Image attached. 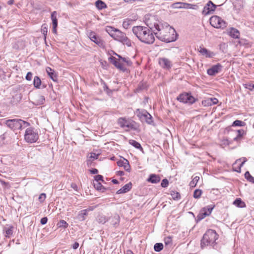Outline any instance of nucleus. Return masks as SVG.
<instances>
[{
	"instance_id": "1",
	"label": "nucleus",
	"mask_w": 254,
	"mask_h": 254,
	"mask_svg": "<svg viewBox=\"0 0 254 254\" xmlns=\"http://www.w3.org/2000/svg\"><path fill=\"white\" fill-rule=\"evenodd\" d=\"M146 24L148 27L136 26L132 27V31L136 37L141 42L147 44H152L155 40L154 36L149 29L152 30L153 26L149 21H147Z\"/></svg>"
},
{
	"instance_id": "21",
	"label": "nucleus",
	"mask_w": 254,
	"mask_h": 254,
	"mask_svg": "<svg viewBox=\"0 0 254 254\" xmlns=\"http://www.w3.org/2000/svg\"><path fill=\"white\" fill-rule=\"evenodd\" d=\"M33 104L35 105H41L44 104L45 98L44 96L38 94L34 97Z\"/></svg>"
},
{
	"instance_id": "42",
	"label": "nucleus",
	"mask_w": 254,
	"mask_h": 254,
	"mask_svg": "<svg viewBox=\"0 0 254 254\" xmlns=\"http://www.w3.org/2000/svg\"><path fill=\"white\" fill-rule=\"evenodd\" d=\"M171 195L172 196L173 199L174 200H178L181 197L180 194L177 191H172L171 192Z\"/></svg>"
},
{
	"instance_id": "35",
	"label": "nucleus",
	"mask_w": 254,
	"mask_h": 254,
	"mask_svg": "<svg viewBox=\"0 0 254 254\" xmlns=\"http://www.w3.org/2000/svg\"><path fill=\"white\" fill-rule=\"evenodd\" d=\"M4 230L5 232V236L6 237L9 238L10 236L12 235L13 232V227L12 226H10L8 228H5Z\"/></svg>"
},
{
	"instance_id": "20",
	"label": "nucleus",
	"mask_w": 254,
	"mask_h": 254,
	"mask_svg": "<svg viewBox=\"0 0 254 254\" xmlns=\"http://www.w3.org/2000/svg\"><path fill=\"white\" fill-rule=\"evenodd\" d=\"M161 180V178L158 175L151 174L149 176L147 181L152 184H157Z\"/></svg>"
},
{
	"instance_id": "38",
	"label": "nucleus",
	"mask_w": 254,
	"mask_h": 254,
	"mask_svg": "<svg viewBox=\"0 0 254 254\" xmlns=\"http://www.w3.org/2000/svg\"><path fill=\"white\" fill-rule=\"evenodd\" d=\"M238 134L237 135L234 137V140L238 141L240 139V138L244 135L245 131L243 129H239L237 130Z\"/></svg>"
},
{
	"instance_id": "60",
	"label": "nucleus",
	"mask_w": 254,
	"mask_h": 254,
	"mask_svg": "<svg viewBox=\"0 0 254 254\" xmlns=\"http://www.w3.org/2000/svg\"><path fill=\"white\" fill-rule=\"evenodd\" d=\"M116 29H115V28H112V27H109L107 29V32H108V30H109V32L110 34H114L115 33V30H116Z\"/></svg>"
},
{
	"instance_id": "17",
	"label": "nucleus",
	"mask_w": 254,
	"mask_h": 254,
	"mask_svg": "<svg viewBox=\"0 0 254 254\" xmlns=\"http://www.w3.org/2000/svg\"><path fill=\"white\" fill-rule=\"evenodd\" d=\"M96 221L101 224H104L109 221L108 216H106L103 213H99L96 217Z\"/></svg>"
},
{
	"instance_id": "54",
	"label": "nucleus",
	"mask_w": 254,
	"mask_h": 254,
	"mask_svg": "<svg viewBox=\"0 0 254 254\" xmlns=\"http://www.w3.org/2000/svg\"><path fill=\"white\" fill-rule=\"evenodd\" d=\"M99 204H97L94 206H89L87 208L84 209L88 213L89 211H93L95 208L99 206Z\"/></svg>"
},
{
	"instance_id": "34",
	"label": "nucleus",
	"mask_w": 254,
	"mask_h": 254,
	"mask_svg": "<svg viewBox=\"0 0 254 254\" xmlns=\"http://www.w3.org/2000/svg\"><path fill=\"white\" fill-rule=\"evenodd\" d=\"M33 85L36 88L39 89L41 85V80L38 76H35L33 80Z\"/></svg>"
},
{
	"instance_id": "41",
	"label": "nucleus",
	"mask_w": 254,
	"mask_h": 254,
	"mask_svg": "<svg viewBox=\"0 0 254 254\" xmlns=\"http://www.w3.org/2000/svg\"><path fill=\"white\" fill-rule=\"evenodd\" d=\"M202 194V190L199 189L195 190L193 192V196L194 198L198 199L200 198Z\"/></svg>"
},
{
	"instance_id": "62",
	"label": "nucleus",
	"mask_w": 254,
	"mask_h": 254,
	"mask_svg": "<svg viewBox=\"0 0 254 254\" xmlns=\"http://www.w3.org/2000/svg\"><path fill=\"white\" fill-rule=\"evenodd\" d=\"M79 243L78 242H75L72 245V248L74 250L77 249L79 247Z\"/></svg>"
},
{
	"instance_id": "12",
	"label": "nucleus",
	"mask_w": 254,
	"mask_h": 254,
	"mask_svg": "<svg viewBox=\"0 0 254 254\" xmlns=\"http://www.w3.org/2000/svg\"><path fill=\"white\" fill-rule=\"evenodd\" d=\"M136 113L137 114V116L139 118L141 119L143 118L148 124H151V123H153L152 116L147 111L145 110L140 111V110L138 109L136 110Z\"/></svg>"
},
{
	"instance_id": "57",
	"label": "nucleus",
	"mask_w": 254,
	"mask_h": 254,
	"mask_svg": "<svg viewBox=\"0 0 254 254\" xmlns=\"http://www.w3.org/2000/svg\"><path fill=\"white\" fill-rule=\"evenodd\" d=\"M33 74L31 72H28L25 77V78L28 81H30L32 79Z\"/></svg>"
},
{
	"instance_id": "48",
	"label": "nucleus",
	"mask_w": 254,
	"mask_h": 254,
	"mask_svg": "<svg viewBox=\"0 0 254 254\" xmlns=\"http://www.w3.org/2000/svg\"><path fill=\"white\" fill-rule=\"evenodd\" d=\"M122 43H123L124 45H126L128 47L131 46V41L126 37L124 40L122 41Z\"/></svg>"
},
{
	"instance_id": "13",
	"label": "nucleus",
	"mask_w": 254,
	"mask_h": 254,
	"mask_svg": "<svg viewBox=\"0 0 254 254\" xmlns=\"http://www.w3.org/2000/svg\"><path fill=\"white\" fill-rule=\"evenodd\" d=\"M223 68V66L219 63L213 65L207 70V73L210 76H214L220 72Z\"/></svg>"
},
{
	"instance_id": "16",
	"label": "nucleus",
	"mask_w": 254,
	"mask_h": 254,
	"mask_svg": "<svg viewBox=\"0 0 254 254\" xmlns=\"http://www.w3.org/2000/svg\"><path fill=\"white\" fill-rule=\"evenodd\" d=\"M173 7L175 8H185V9H195V5L190 3L178 2L173 4Z\"/></svg>"
},
{
	"instance_id": "50",
	"label": "nucleus",
	"mask_w": 254,
	"mask_h": 254,
	"mask_svg": "<svg viewBox=\"0 0 254 254\" xmlns=\"http://www.w3.org/2000/svg\"><path fill=\"white\" fill-rule=\"evenodd\" d=\"M169 185V181L167 179H164L161 182V186L162 188H166Z\"/></svg>"
},
{
	"instance_id": "10",
	"label": "nucleus",
	"mask_w": 254,
	"mask_h": 254,
	"mask_svg": "<svg viewBox=\"0 0 254 254\" xmlns=\"http://www.w3.org/2000/svg\"><path fill=\"white\" fill-rule=\"evenodd\" d=\"M88 37L90 39L99 46L102 47L104 46V41L98 36L95 32L89 31L87 33Z\"/></svg>"
},
{
	"instance_id": "61",
	"label": "nucleus",
	"mask_w": 254,
	"mask_h": 254,
	"mask_svg": "<svg viewBox=\"0 0 254 254\" xmlns=\"http://www.w3.org/2000/svg\"><path fill=\"white\" fill-rule=\"evenodd\" d=\"M90 172L92 174H97L98 173V170L96 168H94L90 170Z\"/></svg>"
},
{
	"instance_id": "39",
	"label": "nucleus",
	"mask_w": 254,
	"mask_h": 254,
	"mask_svg": "<svg viewBox=\"0 0 254 254\" xmlns=\"http://www.w3.org/2000/svg\"><path fill=\"white\" fill-rule=\"evenodd\" d=\"M199 180V177L198 176L194 177L192 180L190 182V187H195Z\"/></svg>"
},
{
	"instance_id": "6",
	"label": "nucleus",
	"mask_w": 254,
	"mask_h": 254,
	"mask_svg": "<svg viewBox=\"0 0 254 254\" xmlns=\"http://www.w3.org/2000/svg\"><path fill=\"white\" fill-rule=\"evenodd\" d=\"M180 102L191 105L195 103L197 99L191 95L190 93L184 92L180 94L177 98Z\"/></svg>"
},
{
	"instance_id": "36",
	"label": "nucleus",
	"mask_w": 254,
	"mask_h": 254,
	"mask_svg": "<svg viewBox=\"0 0 254 254\" xmlns=\"http://www.w3.org/2000/svg\"><path fill=\"white\" fill-rule=\"evenodd\" d=\"M98 156L99 154H97L95 153H91L89 159H88L87 161V165L89 166L91 164V160H90V159H93V160L97 159L98 158Z\"/></svg>"
},
{
	"instance_id": "3",
	"label": "nucleus",
	"mask_w": 254,
	"mask_h": 254,
	"mask_svg": "<svg viewBox=\"0 0 254 254\" xmlns=\"http://www.w3.org/2000/svg\"><path fill=\"white\" fill-rule=\"evenodd\" d=\"M4 124L13 131L22 130L30 125L29 123L20 119H9L6 120Z\"/></svg>"
},
{
	"instance_id": "24",
	"label": "nucleus",
	"mask_w": 254,
	"mask_h": 254,
	"mask_svg": "<svg viewBox=\"0 0 254 254\" xmlns=\"http://www.w3.org/2000/svg\"><path fill=\"white\" fill-rule=\"evenodd\" d=\"M118 124L122 127H131L132 125L129 123L125 118H120L118 119Z\"/></svg>"
},
{
	"instance_id": "8",
	"label": "nucleus",
	"mask_w": 254,
	"mask_h": 254,
	"mask_svg": "<svg viewBox=\"0 0 254 254\" xmlns=\"http://www.w3.org/2000/svg\"><path fill=\"white\" fill-rule=\"evenodd\" d=\"M116 55L119 58V60L115 57L112 56L110 58L111 62L118 69L125 71L126 68L124 67L123 63L120 61L122 60L124 57H122L121 55L116 54Z\"/></svg>"
},
{
	"instance_id": "23",
	"label": "nucleus",
	"mask_w": 254,
	"mask_h": 254,
	"mask_svg": "<svg viewBox=\"0 0 254 254\" xmlns=\"http://www.w3.org/2000/svg\"><path fill=\"white\" fill-rule=\"evenodd\" d=\"M131 187H132V184H131V183L129 182L128 184H126L121 189L117 191V193L121 194V193L127 192L131 190Z\"/></svg>"
},
{
	"instance_id": "33",
	"label": "nucleus",
	"mask_w": 254,
	"mask_h": 254,
	"mask_svg": "<svg viewBox=\"0 0 254 254\" xmlns=\"http://www.w3.org/2000/svg\"><path fill=\"white\" fill-rule=\"evenodd\" d=\"M129 143L134 146L135 148L142 151L143 150V148L141 147L140 144L136 141L133 139H130L129 140Z\"/></svg>"
},
{
	"instance_id": "58",
	"label": "nucleus",
	"mask_w": 254,
	"mask_h": 254,
	"mask_svg": "<svg viewBox=\"0 0 254 254\" xmlns=\"http://www.w3.org/2000/svg\"><path fill=\"white\" fill-rule=\"evenodd\" d=\"M48 222V218L47 217L42 218L40 220V223L42 225L46 224Z\"/></svg>"
},
{
	"instance_id": "40",
	"label": "nucleus",
	"mask_w": 254,
	"mask_h": 254,
	"mask_svg": "<svg viewBox=\"0 0 254 254\" xmlns=\"http://www.w3.org/2000/svg\"><path fill=\"white\" fill-rule=\"evenodd\" d=\"M245 125V123L240 120H236L232 124V126L234 127H243Z\"/></svg>"
},
{
	"instance_id": "64",
	"label": "nucleus",
	"mask_w": 254,
	"mask_h": 254,
	"mask_svg": "<svg viewBox=\"0 0 254 254\" xmlns=\"http://www.w3.org/2000/svg\"><path fill=\"white\" fill-rule=\"evenodd\" d=\"M124 174H125V173L123 171H119L117 172V175L118 176H122L124 175Z\"/></svg>"
},
{
	"instance_id": "56",
	"label": "nucleus",
	"mask_w": 254,
	"mask_h": 254,
	"mask_svg": "<svg viewBox=\"0 0 254 254\" xmlns=\"http://www.w3.org/2000/svg\"><path fill=\"white\" fill-rule=\"evenodd\" d=\"M172 238L171 237H167L164 239V243L166 245H169L172 243Z\"/></svg>"
},
{
	"instance_id": "11",
	"label": "nucleus",
	"mask_w": 254,
	"mask_h": 254,
	"mask_svg": "<svg viewBox=\"0 0 254 254\" xmlns=\"http://www.w3.org/2000/svg\"><path fill=\"white\" fill-rule=\"evenodd\" d=\"M158 64L163 69L170 70L172 66V62L166 58H159L158 59Z\"/></svg>"
},
{
	"instance_id": "46",
	"label": "nucleus",
	"mask_w": 254,
	"mask_h": 254,
	"mask_svg": "<svg viewBox=\"0 0 254 254\" xmlns=\"http://www.w3.org/2000/svg\"><path fill=\"white\" fill-rule=\"evenodd\" d=\"M42 33L44 35V40L46 41V35L48 32V28L46 26V24H43L42 26Z\"/></svg>"
},
{
	"instance_id": "29",
	"label": "nucleus",
	"mask_w": 254,
	"mask_h": 254,
	"mask_svg": "<svg viewBox=\"0 0 254 254\" xmlns=\"http://www.w3.org/2000/svg\"><path fill=\"white\" fill-rule=\"evenodd\" d=\"M233 204L235 205L236 206L243 208L246 207L245 203L240 198H237L235 199V200L233 202Z\"/></svg>"
},
{
	"instance_id": "22",
	"label": "nucleus",
	"mask_w": 254,
	"mask_h": 254,
	"mask_svg": "<svg viewBox=\"0 0 254 254\" xmlns=\"http://www.w3.org/2000/svg\"><path fill=\"white\" fill-rule=\"evenodd\" d=\"M199 52L203 56H205L206 58H213L215 54L211 51L208 50L205 48H200Z\"/></svg>"
},
{
	"instance_id": "2",
	"label": "nucleus",
	"mask_w": 254,
	"mask_h": 254,
	"mask_svg": "<svg viewBox=\"0 0 254 254\" xmlns=\"http://www.w3.org/2000/svg\"><path fill=\"white\" fill-rule=\"evenodd\" d=\"M219 235L215 230L208 229L203 235L200 243L201 249L210 246L215 249L216 245V241L218 239Z\"/></svg>"
},
{
	"instance_id": "32",
	"label": "nucleus",
	"mask_w": 254,
	"mask_h": 254,
	"mask_svg": "<svg viewBox=\"0 0 254 254\" xmlns=\"http://www.w3.org/2000/svg\"><path fill=\"white\" fill-rule=\"evenodd\" d=\"M207 216L208 215L207 214H206V209L202 208L200 213L197 216V220L200 221Z\"/></svg>"
},
{
	"instance_id": "7",
	"label": "nucleus",
	"mask_w": 254,
	"mask_h": 254,
	"mask_svg": "<svg viewBox=\"0 0 254 254\" xmlns=\"http://www.w3.org/2000/svg\"><path fill=\"white\" fill-rule=\"evenodd\" d=\"M212 26L216 28H224L227 26L226 22L220 17L217 15L211 16L209 19Z\"/></svg>"
},
{
	"instance_id": "4",
	"label": "nucleus",
	"mask_w": 254,
	"mask_h": 254,
	"mask_svg": "<svg viewBox=\"0 0 254 254\" xmlns=\"http://www.w3.org/2000/svg\"><path fill=\"white\" fill-rule=\"evenodd\" d=\"M169 33L172 34L171 36L162 34V32H160L159 33L154 32V34L156 37L162 41L166 43H170L176 41L177 38V34L174 28L170 27Z\"/></svg>"
},
{
	"instance_id": "45",
	"label": "nucleus",
	"mask_w": 254,
	"mask_h": 254,
	"mask_svg": "<svg viewBox=\"0 0 254 254\" xmlns=\"http://www.w3.org/2000/svg\"><path fill=\"white\" fill-rule=\"evenodd\" d=\"M58 225H59V227L60 228V227H63L64 228H66L68 227V223L64 220H61L58 224Z\"/></svg>"
},
{
	"instance_id": "47",
	"label": "nucleus",
	"mask_w": 254,
	"mask_h": 254,
	"mask_svg": "<svg viewBox=\"0 0 254 254\" xmlns=\"http://www.w3.org/2000/svg\"><path fill=\"white\" fill-rule=\"evenodd\" d=\"M132 20L129 19H126L123 23V26L125 29L128 28L129 25H130Z\"/></svg>"
},
{
	"instance_id": "18",
	"label": "nucleus",
	"mask_w": 254,
	"mask_h": 254,
	"mask_svg": "<svg viewBox=\"0 0 254 254\" xmlns=\"http://www.w3.org/2000/svg\"><path fill=\"white\" fill-rule=\"evenodd\" d=\"M218 100L216 98H209L202 101V104L204 106H210L217 104Z\"/></svg>"
},
{
	"instance_id": "5",
	"label": "nucleus",
	"mask_w": 254,
	"mask_h": 254,
	"mask_svg": "<svg viewBox=\"0 0 254 254\" xmlns=\"http://www.w3.org/2000/svg\"><path fill=\"white\" fill-rule=\"evenodd\" d=\"M39 138L38 133L34 127H28L25 132L24 139L28 143L36 142Z\"/></svg>"
},
{
	"instance_id": "51",
	"label": "nucleus",
	"mask_w": 254,
	"mask_h": 254,
	"mask_svg": "<svg viewBox=\"0 0 254 254\" xmlns=\"http://www.w3.org/2000/svg\"><path fill=\"white\" fill-rule=\"evenodd\" d=\"M242 159H243V161L240 164V166H239V167L237 169L234 170L236 172H240L241 167L244 165V163L247 161V159L246 158H243Z\"/></svg>"
},
{
	"instance_id": "44",
	"label": "nucleus",
	"mask_w": 254,
	"mask_h": 254,
	"mask_svg": "<svg viewBox=\"0 0 254 254\" xmlns=\"http://www.w3.org/2000/svg\"><path fill=\"white\" fill-rule=\"evenodd\" d=\"M245 177L250 182H254V178L250 174L249 171H247L245 174Z\"/></svg>"
},
{
	"instance_id": "14",
	"label": "nucleus",
	"mask_w": 254,
	"mask_h": 254,
	"mask_svg": "<svg viewBox=\"0 0 254 254\" xmlns=\"http://www.w3.org/2000/svg\"><path fill=\"white\" fill-rule=\"evenodd\" d=\"M108 33L115 40L120 41L121 42H122V41L124 40V39L127 37L126 34L125 33L121 32L120 30L118 29H116L115 30L114 34H110L109 30H108Z\"/></svg>"
},
{
	"instance_id": "9",
	"label": "nucleus",
	"mask_w": 254,
	"mask_h": 254,
	"mask_svg": "<svg viewBox=\"0 0 254 254\" xmlns=\"http://www.w3.org/2000/svg\"><path fill=\"white\" fill-rule=\"evenodd\" d=\"M217 5L213 3L211 0H209L203 7L202 11V14L207 15L212 14L216 8Z\"/></svg>"
},
{
	"instance_id": "63",
	"label": "nucleus",
	"mask_w": 254,
	"mask_h": 254,
	"mask_svg": "<svg viewBox=\"0 0 254 254\" xmlns=\"http://www.w3.org/2000/svg\"><path fill=\"white\" fill-rule=\"evenodd\" d=\"M71 187L75 190H77V186L75 183H72L71 184Z\"/></svg>"
},
{
	"instance_id": "43",
	"label": "nucleus",
	"mask_w": 254,
	"mask_h": 254,
	"mask_svg": "<svg viewBox=\"0 0 254 254\" xmlns=\"http://www.w3.org/2000/svg\"><path fill=\"white\" fill-rule=\"evenodd\" d=\"M214 206V205H209L203 208L206 209V214H207L208 216L211 214Z\"/></svg>"
},
{
	"instance_id": "19",
	"label": "nucleus",
	"mask_w": 254,
	"mask_h": 254,
	"mask_svg": "<svg viewBox=\"0 0 254 254\" xmlns=\"http://www.w3.org/2000/svg\"><path fill=\"white\" fill-rule=\"evenodd\" d=\"M117 164L119 166L123 167L126 171L128 172L130 171V166L127 160L124 159L123 160H120L117 162Z\"/></svg>"
},
{
	"instance_id": "53",
	"label": "nucleus",
	"mask_w": 254,
	"mask_h": 254,
	"mask_svg": "<svg viewBox=\"0 0 254 254\" xmlns=\"http://www.w3.org/2000/svg\"><path fill=\"white\" fill-rule=\"evenodd\" d=\"M46 198V195L45 193L40 194L39 196L38 199L40 202H43Z\"/></svg>"
},
{
	"instance_id": "49",
	"label": "nucleus",
	"mask_w": 254,
	"mask_h": 254,
	"mask_svg": "<svg viewBox=\"0 0 254 254\" xmlns=\"http://www.w3.org/2000/svg\"><path fill=\"white\" fill-rule=\"evenodd\" d=\"M122 62L125 63L127 66H131L132 65V62L128 58H123Z\"/></svg>"
},
{
	"instance_id": "26",
	"label": "nucleus",
	"mask_w": 254,
	"mask_h": 254,
	"mask_svg": "<svg viewBox=\"0 0 254 254\" xmlns=\"http://www.w3.org/2000/svg\"><path fill=\"white\" fill-rule=\"evenodd\" d=\"M229 35L235 39H239L240 32L239 30L235 28H231L229 32Z\"/></svg>"
},
{
	"instance_id": "30",
	"label": "nucleus",
	"mask_w": 254,
	"mask_h": 254,
	"mask_svg": "<svg viewBox=\"0 0 254 254\" xmlns=\"http://www.w3.org/2000/svg\"><path fill=\"white\" fill-rule=\"evenodd\" d=\"M51 19L52 20V25L54 26V28L57 27L58 26V19L57 18V12L53 11L51 13Z\"/></svg>"
},
{
	"instance_id": "25",
	"label": "nucleus",
	"mask_w": 254,
	"mask_h": 254,
	"mask_svg": "<svg viewBox=\"0 0 254 254\" xmlns=\"http://www.w3.org/2000/svg\"><path fill=\"white\" fill-rule=\"evenodd\" d=\"M46 72L48 75L50 77V78L53 81L57 80V76L55 73V71L54 69H52L50 67H47L46 69Z\"/></svg>"
},
{
	"instance_id": "59",
	"label": "nucleus",
	"mask_w": 254,
	"mask_h": 254,
	"mask_svg": "<svg viewBox=\"0 0 254 254\" xmlns=\"http://www.w3.org/2000/svg\"><path fill=\"white\" fill-rule=\"evenodd\" d=\"M154 27L157 30L158 32L161 31L162 29L160 28V25L158 23H154L153 25Z\"/></svg>"
},
{
	"instance_id": "15",
	"label": "nucleus",
	"mask_w": 254,
	"mask_h": 254,
	"mask_svg": "<svg viewBox=\"0 0 254 254\" xmlns=\"http://www.w3.org/2000/svg\"><path fill=\"white\" fill-rule=\"evenodd\" d=\"M109 221L111 225H113L115 227H117L120 222V217L117 213L111 214V215L108 216Z\"/></svg>"
},
{
	"instance_id": "55",
	"label": "nucleus",
	"mask_w": 254,
	"mask_h": 254,
	"mask_svg": "<svg viewBox=\"0 0 254 254\" xmlns=\"http://www.w3.org/2000/svg\"><path fill=\"white\" fill-rule=\"evenodd\" d=\"M95 182H99V181H101L103 182H104L103 180V177L101 175H97L94 177Z\"/></svg>"
},
{
	"instance_id": "52",
	"label": "nucleus",
	"mask_w": 254,
	"mask_h": 254,
	"mask_svg": "<svg viewBox=\"0 0 254 254\" xmlns=\"http://www.w3.org/2000/svg\"><path fill=\"white\" fill-rule=\"evenodd\" d=\"M246 88L249 89L250 90H254V84L251 83H247L244 85Z\"/></svg>"
},
{
	"instance_id": "31",
	"label": "nucleus",
	"mask_w": 254,
	"mask_h": 254,
	"mask_svg": "<svg viewBox=\"0 0 254 254\" xmlns=\"http://www.w3.org/2000/svg\"><path fill=\"white\" fill-rule=\"evenodd\" d=\"M95 5L98 9H102L107 7L106 4L101 0H97L95 2Z\"/></svg>"
},
{
	"instance_id": "37",
	"label": "nucleus",
	"mask_w": 254,
	"mask_h": 254,
	"mask_svg": "<svg viewBox=\"0 0 254 254\" xmlns=\"http://www.w3.org/2000/svg\"><path fill=\"white\" fill-rule=\"evenodd\" d=\"M163 249V245L162 243H156L154 246V250L155 252H159Z\"/></svg>"
},
{
	"instance_id": "28",
	"label": "nucleus",
	"mask_w": 254,
	"mask_h": 254,
	"mask_svg": "<svg viewBox=\"0 0 254 254\" xmlns=\"http://www.w3.org/2000/svg\"><path fill=\"white\" fill-rule=\"evenodd\" d=\"M95 189L102 192H104L106 189L100 182H95L93 183Z\"/></svg>"
},
{
	"instance_id": "27",
	"label": "nucleus",
	"mask_w": 254,
	"mask_h": 254,
	"mask_svg": "<svg viewBox=\"0 0 254 254\" xmlns=\"http://www.w3.org/2000/svg\"><path fill=\"white\" fill-rule=\"evenodd\" d=\"M88 215V213L84 209L81 210L77 215V218L80 221L85 220L86 216Z\"/></svg>"
}]
</instances>
